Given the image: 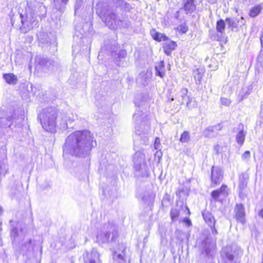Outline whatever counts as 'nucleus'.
Wrapping results in <instances>:
<instances>
[{"mask_svg":"<svg viewBox=\"0 0 263 263\" xmlns=\"http://www.w3.org/2000/svg\"><path fill=\"white\" fill-rule=\"evenodd\" d=\"M96 12L110 29L115 30L118 27H127L129 21L123 16H119L118 9L129 11L132 7L124 0H99L96 5Z\"/></svg>","mask_w":263,"mask_h":263,"instance_id":"nucleus-1","label":"nucleus"},{"mask_svg":"<svg viewBox=\"0 0 263 263\" xmlns=\"http://www.w3.org/2000/svg\"><path fill=\"white\" fill-rule=\"evenodd\" d=\"M97 145L93 134L89 130H78L71 133L63 146V156L71 155L84 158Z\"/></svg>","mask_w":263,"mask_h":263,"instance_id":"nucleus-2","label":"nucleus"},{"mask_svg":"<svg viewBox=\"0 0 263 263\" xmlns=\"http://www.w3.org/2000/svg\"><path fill=\"white\" fill-rule=\"evenodd\" d=\"M25 15L26 19L24 21L23 17V15L22 13L20 14L22 23V26L20 27V29L24 33L27 32L37 25V17L38 16L41 19L46 16V8L42 3L34 0L30 1L27 3Z\"/></svg>","mask_w":263,"mask_h":263,"instance_id":"nucleus-3","label":"nucleus"},{"mask_svg":"<svg viewBox=\"0 0 263 263\" xmlns=\"http://www.w3.org/2000/svg\"><path fill=\"white\" fill-rule=\"evenodd\" d=\"M146 115L137 111L133 115V119L136 122V136L134 139V147L140 145L148 144V135L151 130V124L149 121L144 120Z\"/></svg>","mask_w":263,"mask_h":263,"instance_id":"nucleus-4","label":"nucleus"},{"mask_svg":"<svg viewBox=\"0 0 263 263\" xmlns=\"http://www.w3.org/2000/svg\"><path fill=\"white\" fill-rule=\"evenodd\" d=\"M57 117V109L49 107L42 109L37 115V119L45 130L53 133L56 131Z\"/></svg>","mask_w":263,"mask_h":263,"instance_id":"nucleus-5","label":"nucleus"},{"mask_svg":"<svg viewBox=\"0 0 263 263\" xmlns=\"http://www.w3.org/2000/svg\"><path fill=\"white\" fill-rule=\"evenodd\" d=\"M32 229L31 224L17 222L16 224L11 225L10 237L13 245L19 246Z\"/></svg>","mask_w":263,"mask_h":263,"instance_id":"nucleus-6","label":"nucleus"},{"mask_svg":"<svg viewBox=\"0 0 263 263\" xmlns=\"http://www.w3.org/2000/svg\"><path fill=\"white\" fill-rule=\"evenodd\" d=\"M118 237L117 227L112 222L104 224L97 235L99 243H105L114 242Z\"/></svg>","mask_w":263,"mask_h":263,"instance_id":"nucleus-7","label":"nucleus"},{"mask_svg":"<svg viewBox=\"0 0 263 263\" xmlns=\"http://www.w3.org/2000/svg\"><path fill=\"white\" fill-rule=\"evenodd\" d=\"M133 161L135 175L137 177H147L149 172L145 160V155L141 151H137L134 155Z\"/></svg>","mask_w":263,"mask_h":263,"instance_id":"nucleus-8","label":"nucleus"},{"mask_svg":"<svg viewBox=\"0 0 263 263\" xmlns=\"http://www.w3.org/2000/svg\"><path fill=\"white\" fill-rule=\"evenodd\" d=\"M242 252L230 247L224 248L221 253V263H240Z\"/></svg>","mask_w":263,"mask_h":263,"instance_id":"nucleus-9","label":"nucleus"},{"mask_svg":"<svg viewBox=\"0 0 263 263\" xmlns=\"http://www.w3.org/2000/svg\"><path fill=\"white\" fill-rule=\"evenodd\" d=\"M106 49L109 51L112 58L116 60L117 64L119 66H124V62L122 60L126 57L127 53L125 50H119L118 48V44L115 41H112L110 44H105Z\"/></svg>","mask_w":263,"mask_h":263,"instance_id":"nucleus-10","label":"nucleus"},{"mask_svg":"<svg viewBox=\"0 0 263 263\" xmlns=\"http://www.w3.org/2000/svg\"><path fill=\"white\" fill-rule=\"evenodd\" d=\"M16 111L13 112L12 116L6 115V117L0 118V127L2 128L10 127L12 125L20 127L24 120V116L21 111L20 115H18L16 118Z\"/></svg>","mask_w":263,"mask_h":263,"instance_id":"nucleus-11","label":"nucleus"},{"mask_svg":"<svg viewBox=\"0 0 263 263\" xmlns=\"http://www.w3.org/2000/svg\"><path fill=\"white\" fill-rule=\"evenodd\" d=\"M249 179V174L246 172L239 175L238 192L239 197L241 200H244L248 196L247 188Z\"/></svg>","mask_w":263,"mask_h":263,"instance_id":"nucleus-12","label":"nucleus"},{"mask_svg":"<svg viewBox=\"0 0 263 263\" xmlns=\"http://www.w3.org/2000/svg\"><path fill=\"white\" fill-rule=\"evenodd\" d=\"M188 90L186 88H182L180 89L179 90H178L175 95V97H171V96H168V99L170 102H172L174 100H176L178 104H182L184 103V101L187 99L188 101L186 103V106H188L189 103L191 101V99L187 96Z\"/></svg>","mask_w":263,"mask_h":263,"instance_id":"nucleus-13","label":"nucleus"},{"mask_svg":"<svg viewBox=\"0 0 263 263\" xmlns=\"http://www.w3.org/2000/svg\"><path fill=\"white\" fill-rule=\"evenodd\" d=\"M126 248L123 244H120L118 246V250L115 251L112 254L115 261L118 263H128L127 257L126 255Z\"/></svg>","mask_w":263,"mask_h":263,"instance_id":"nucleus-14","label":"nucleus"},{"mask_svg":"<svg viewBox=\"0 0 263 263\" xmlns=\"http://www.w3.org/2000/svg\"><path fill=\"white\" fill-rule=\"evenodd\" d=\"M202 215L205 223L211 228L212 234L217 235L218 231L215 228L216 220L213 214L210 212L204 210L202 212Z\"/></svg>","mask_w":263,"mask_h":263,"instance_id":"nucleus-15","label":"nucleus"},{"mask_svg":"<svg viewBox=\"0 0 263 263\" xmlns=\"http://www.w3.org/2000/svg\"><path fill=\"white\" fill-rule=\"evenodd\" d=\"M223 179V173L219 166H213L211 168V180L212 185L215 186L220 183Z\"/></svg>","mask_w":263,"mask_h":263,"instance_id":"nucleus-16","label":"nucleus"},{"mask_svg":"<svg viewBox=\"0 0 263 263\" xmlns=\"http://www.w3.org/2000/svg\"><path fill=\"white\" fill-rule=\"evenodd\" d=\"M34 60L36 65L48 69H52L54 66H56L57 65V62L50 59L45 58L41 56H36Z\"/></svg>","mask_w":263,"mask_h":263,"instance_id":"nucleus-17","label":"nucleus"},{"mask_svg":"<svg viewBox=\"0 0 263 263\" xmlns=\"http://www.w3.org/2000/svg\"><path fill=\"white\" fill-rule=\"evenodd\" d=\"M77 115H74L72 112H67L63 115L61 119L60 124L63 129L71 128L72 123L77 118Z\"/></svg>","mask_w":263,"mask_h":263,"instance_id":"nucleus-18","label":"nucleus"},{"mask_svg":"<svg viewBox=\"0 0 263 263\" xmlns=\"http://www.w3.org/2000/svg\"><path fill=\"white\" fill-rule=\"evenodd\" d=\"M84 263H102L100 254L98 251L95 249L90 252H86L85 256L84 257Z\"/></svg>","mask_w":263,"mask_h":263,"instance_id":"nucleus-19","label":"nucleus"},{"mask_svg":"<svg viewBox=\"0 0 263 263\" xmlns=\"http://www.w3.org/2000/svg\"><path fill=\"white\" fill-rule=\"evenodd\" d=\"M235 217L237 221L242 224L246 223L245 210L244 205L242 203H237L234 209Z\"/></svg>","mask_w":263,"mask_h":263,"instance_id":"nucleus-20","label":"nucleus"},{"mask_svg":"<svg viewBox=\"0 0 263 263\" xmlns=\"http://www.w3.org/2000/svg\"><path fill=\"white\" fill-rule=\"evenodd\" d=\"M238 132L237 134L236 140L237 143L240 145H242L244 143L246 136L247 135V131L245 130L244 125L240 123L238 125Z\"/></svg>","mask_w":263,"mask_h":263,"instance_id":"nucleus-21","label":"nucleus"},{"mask_svg":"<svg viewBox=\"0 0 263 263\" xmlns=\"http://www.w3.org/2000/svg\"><path fill=\"white\" fill-rule=\"evenodd\" d=\"M196 9V5L195 4V0H186L183 3V7L180 8L183 9L186 14H191Z\"/></svg>","mask_w":263,"mask_h":263,"instance_id":"nucleus-22","label":"nucleus"},{"mask_svg":"<svg viewBox=\"0 0 263 263\" xmlns=\"http://www.w3.org/2000/svg\"><path fill=\"white\" fill-rule=\"evenodd\" d=\"M214 243L211 242L209 237L205 236L201 241L200 248L203 252H204L206 254H209L211 251V248L214 247Z\"/></svg>","mask_w":263,"mask_h":263,"instance_id":"nucleus-23","label":"nucleus"},{"mask_svg":"<svg viewBox=\"0 0 263 263\" xmlns=\"http://www.w3.org/2000/svg\"><path fill=\"white\" fill-rule=\"evenodd\" d=\"M177 47V44L176 42L166 40L163 44V50L166 54L169 55L171 54L173 50H174Z\"/></svg>","mask_w":263,"mask_h":263,"instance_id":"nucleus-24","label":"nucleus"},{"mask_svg":"<svg viewBox=\"0 0 263 263\" xmlns=\"http://www.w3.org/2000/svg\"><path fill=\"white\" fill-rule=\"evenodd\" d=\"M204 72L205 70L202 68H198L193 70V74L196 84H200L201 83Z\"/></svg>","mask_w":263,"mask_h":263,"instance_id":"nucleus-25","label":"nucleus"},{"mask_svg":"<svg viewBox=\"0 0 263 263\" xmlns=\"http://www.w3.org/2000/svg\"><path fill=\"white\" fill-rule=\"evenodd\" d=\"M221 129V126L220 124H217L215 126H210L208 127L203 132V135L205 137L212 138L215 136V134H211L209 133V132H216L217 134V131L220 130Z\"/></svg>","mask_w":263,"mask_h":263,"instance_id":"nucleus-26","label":"nucleus"},{"mask_svg":"<svg viewBox=\"0 0 263 263\" xmlns=\"http://www.w3.org/2000/svg\"><path fill=\"white\" fill-rule=\"evenodd\" d=\"M150 34L154 40L158 42L166 41L168 39V37L165 35L158 32L155 29L151 30Z\"/></svg>","mask_w":263,"mask_h":263,"instance_id":"nucleus-27","label":"nucleus"},{"mask_svg":"<svg viewBox=\"0 0 263 263\" xmlns=\"http://www.w3.org/2000/svg\"><path fill=\"white\" fill-rule=\"evenodd\" d=\"M37 35L40 44L48 45L50 44V39L47 33L40 32Z\"/></svg>","mask_w":263,"mask_h":263,"instance_id":"nucleus-28","label":"nucleus"},{"mask_svg":"<svg viewBox=\"0 0 263 263\" xmlns=\"http://www.w3.org/2000/svg\"><path fill=\"white\" fill-rule=\"evenodd\" d=\"M3 78L6 82L11 85H15L17 83V77L12 73H6L3 74Z\"/></svg>","mask_w":263,"mask_h":263,"instance_id":"nucleus-29","label":"nucleus"},{"mask_svg":"<svg viewBox=\"0 0 263 263\" xmlns=\"http://www.w3.org/2000/svg\"><path fill=\"white\" fill-rule=\"evenodd\" d=\"M155 74L156 76H159L160 78H163L165 75V68L164 62L163 61L158 63L155 67Z\"/></svg>","mask_w":263,"mask_h":263,"instance_id":"nucleus-30","label":"nucleus"},{"mask_svg":"<svg viewBox=\"0 0 263 263\" xmlns=\"http://www.w3.org/2000/svg\"><path fill=\"white\" fill-rule=\"evenodd\" d=\"M54 6L56 9L60 12L64 10L65 6L67 4L68 0H53Z\"/></svg>","mask_w":263,"mask_h":263,"instance_id":"nucleus-31","label":"nucleus"},{"mask_svg":"<svg viewBox=\"0 0 263 263\" xmlns=\"http://www.w3.org/2000/svg\"><path fill=\"white\" fill-rule=\"evenodd\" d=\"M239 18H227L226 22L228 24L229 27L231 28L232 30L234 29H236L239 25Z\"/></svg>","mask_w":263,"mask_h":263,"instance_id":"nucleus-32","label":"nucleus"},{"mask_svg":"<svg viewBox=\"0 0 263 263\" xmlns=\"http://www.w3.org/2000/svg\"><path fill=\"white\" fill-rule=\"evenodd\" d=\"M262 7L260 5H257L253 7L250 11L249 15L251 17H255L260 12Z\"/></svg>","mask_w":263,"mask_h":263,"instance_id":"nucleus-33","label":"nucleus"},{"mask_svg":"<svg viewBox=\"0 0 263 263\" xmlns=\"http://www.w3.org/2000/svg\"><path fill=\"white\" fill-rule=\"evenodd\" d=\"M225 22L223 20L221 19L217 22L216 29L218 32L221 33H223L225 29Z\"/></svg>","mask_w":263,"mask_h":263,"instance_id":"nucleus-34","label":"nucleus"},{"mask_svg":"<svg viewBox=\"0 0 263 263\" xmlns=\"http://www.w3.org/2000/svg\"><path fill=\"white\" fill-rule=\"evenodd\" d=\"M180 141L182 143H186L190 140V135L187 131H184L181 135Z\"/></svg>","mask_w":263,"mask_h":263,"instance_id":"nucleus-35","label":"nucleus"},{"mask_svg":"<svg viewBox=\"0 0 263 263\" xmlns=\"http://www.w3.org/2000/svg\"><path fill=\"white\" fill-rule=\"evenodd\" d=\"M21 246V249L25 251H29L30 249L32 248V239H29L26 242L20 245Z\"/></svg>","mask_w":263,"mask_h":263,"instance_id":"nucleus-36","label":"nucleus"},{"mask_svg":"<svg viewBox=\"0 0 263 263\" xmlns=\"http://www.w3.org/2000/svg\"><path fill=\"white\" fill-rule=\"evenodd\" d=\"M180 214L179 210L177 209H172L170 212L171 217L173 221L177 220Z\"/></svg>","mask_w":263,"mask_h":263,"instance_id":"nucleus-37","label":"nucleus"},{"mask_svg":"<svg viewBox=\"0 0 263 263\" xmlns=\"http://www.w3.org/2000/svg\"><path fill=\"white\" fill-rule=\"evenodd\" d=\"M8 170L7 163L5 160L0 161V175L6 174Z\"/></svg>","mask_w":263,"mask_h":263,"instance_id":"nucleus-38","label":"nucleus"},{"mask_svg":"<svg viewBox=\"0 0 263 263\" xmlns=\"http://www.w3.org/2000/svg\"><path fill=\"white\" fill-rule=\"evenodd\" d=\"M177 29L179 30L180 32L182 33H185L187 32L189 28L185 22L179 25Z\"/></svg>","mask_w":263,"mask_h":263,"instance_id":"nucleus-39","label":"nucleus"},{"mask_svg":"<svg viewBox=\"0 0 263 263\" xmlns=\"http://www.w3.org/2000/svg\"><path fill=\"white\" fill-rule=\"evenodd\" d=\"M227 190V186L226 185H222L220 189L217 190L219 191V193L223 196H226L228 195Z\"/></svg>","mask_w":263,"mask_h":263,"instance_id":"nucleus-40","label":"nucleus"},{"mask_svg":"<svg viewBox=\"0 0 263 263\" xmlns=\"http://www.w3.org/2000/svg\"><path fill=\"white\" fill-rule=\"evenodd\" d=\"M251 158V153L249 151H246L243 154L241 155V159L246 161L248 162Z\"/></svg>","mask_w":263,"mask_h":263,"instance_id":"nucleus-41","label":"nucleus"},{"mask_svg":"<svg viewBox=\"0 0 263 263\" xmlns=\"http://www.w3.org/2000/svg\"><path fill=\"white\" fill-rule=\"evenodd\" d=\"M220 195H221V194L217 190L213 191L211 193V196L215 201L218 200V198Z\"/></svg>","mask_w":263,"mask_h":263,"instance_id":"nucleus-42","label":"nucleus"},{"mask_svg":"<svg viewBox=\"0 0 263 263\" xmlns=\"http://www.w3.org/2000/svg\"><path fill=\"white\" fill-rule=\"evenodd\" d=\"M83 3V0H76V3L74 6L75 11L79 9L82 6Z\"/></svg>","mask_w":263,"mask_h":263,"instance_id":"nucleus-43","label":"nucleus"},{"mask_svg":"<svg viewBox=\"0 0 263 263\" xmlns=\"http://www.w3.org/2000/svg\"><path fill=\"white\" fill-rule=\"evenodd\" d=\"M153 197L149 195H144L142 197L143 201L146 203H149V202L153 200Z\"/></svg>","mask_w":263,"mask_h":263,"instance_id":"nucleus-44","label":"nucleus"},{"mask_svg":"<svg viewBox=\"0 0 263 263\" xmlns=\"http://www.w3.org/2000/svg\"><path fill=\"white\" fill-rule=\"evenodd\" d=\"M220 100L221 104L225 106L230 105L231 102L230 99L226 98H221Z\"/></svg>","mask_w":263,"mask_h":263,"instance_id":"nucleus-45","label":"nucleus"},{"mask_svg":"<svg viewBox=\"0 0 263 263\" xmlns=\"http://www.w3.org/2000/svg\"><path fill=\"white\" fill-rule=\"evenodd\" d=\"M160 147V140L159 138L156 137L155 138L154 142V148L156 149H159Z\"/></svg>","mask_w":263,"mask_h":263,"instance_id":"nucleus-46","label":"nucleus"},{"mask_svg":"<svg viewBox=\"0 0 263 263\" xmlns=\"http://www.w3.org/2000/svg\"><path fill=\"white\" fill-rule=\"evenodd\" d=\"M183 221L185 223H186L188 226H190L192 225L191 221L188 218H184Z\"/></svg>","mask_w":263,"mask_h":263,"instance_id":"nucleus-47","label":"nucleus"},{"mask_svg":"<svg viewBox=\"0 0 263 263\" xmlns=\"http://www.w3.org/2000/svg\"><path fill=\"white\" fill-rule=\"evenodd\" d=\"M180 16L179 15V11H177L175 13V18L177 20L179 19V17Z\"/></svg>","mask_w":263,"mask_h":263,"instance_id":"nucleus-48","label":"nucleus"},{"mask_svg":"<svg viewBox=\"0 0 263 263\" xmlns=\"http://www.w3.org/2000/svg\"><path fill=\"white\" fill-rule=\"evenodd\" d=\"M258 215L259 217L263 218V209L261 210L258 213Z\"/></svg>","mask_w":263,"mask_h":263,"instance_id":"nucleus-49","label":"nucleus"},{"mask_svg":"<svg viewBox=\"0 0 263 263\" xmlns=\"http://www.w3.org/2000/svg\"><path fill=\"white\" fill-rule=\"evenodd\" d=\"M261 44H262L263 43V34H261L260 38Z\"/></svg>","mask_w":263,"mask_h":263,"instance_id":"nucleus-50","label":"nucleus"},{"mask_svg":"<svg viewBox=\"0 0 263 263\" xmlns=\"http://www.w3.org/2000/svg\"><path fill=\"white\" fill-rule=\"evenodd\" d=\"M16 190H16V189L15 188V190H14L13 191H12V192H11V194H14V195L16 194Z\"/></svg>","mask_w":263,"mask_h":263,"instance_id":"nucleus-51","label":"nucleus"},{"mask_svg":"<svg viewBox=\"0 0 263 263\" xmlns=\"http://www.w3.org/2000/svg\"><path fill=\"white\" fill-rule=\"evenodd\" d=\"M6 140H7V139L6 137H4V138H3V142H4V143L6 142Z\"/></svg>","mask_w":263,"mask_h":263,"instance_id":"nucleus-52","label":"nucleus"},{"mask_svg":"<svg viewBox=\"0 0 263 263\" xmlns=\"http://www.w3.org/2000/svg\"><path fill=\"white\" fill-rule=\"evenodd\" d=\"M209 133H210L211 134H215V136L216 135V132H209Z\"/></svg>","mask_w":263,"mask_h":263,"instance_id":"nucleus-53","label":"nucleus"},{"mask_svg":"<svg viewBox=\"0 0 263 263\" xmlns=\"http://www.w3.org/2000/svg\"><path fill=\"white\" fill-rule=\"evenodd\" d=\"M135 104H136V105H138V106H140L141 105L140 104H138L137 102H135Z\"/></svg>","mask_w":263,"mask_h":263,"instance_id":"nucleus-54","label":"nucleus"},{"mask_svg":"<svg viewBox=\"0 0 263 263\" xmlns=\"http://www.w3.org/2000/svg\"><path fill=\"white\" fill-rule=\"evenodd\" d=\"M250 93V92H247L246 93V94H247V95H249Z\"/></svg>","mask_w":263,"mask_h":263,"instance_id":"nucleus-55","label":"nucleus"},{"mask_svg":"<svg viewBox=\"0 0 263 263\" xmlns=\"http://www.w3.org/2000/svg\"><path fill=\"white\" fill-rule=\"evenodd\" d=\"M186 209H187V211H188L189 213L190 214V211H189V209L187 208H186Z\"/></svg>","mask_w":263,"mask_h":263,"instance_id":"nucleus-56","label":"nucleus"},{"mask_svg":"<svg viewBox=\"0 0 263 263\" xmlns=\"http://www.w3.org/2000/svg\"><path fill=\"white\" fill-rule=\"evenodd\" d=\"M240 19H241V20H243V17H241Z\"/></svg>","mask_w":263,"mask_h":263,"instance_id":"nucleus-57","label":"nucleus"},{"mask_svg":"<svg viewBox=\"0 0 263 263\" xmlns=\"http://www.w3.org/2000/svg\"><path fill=\"white\" fill-rule=\"evenodd\" d=\"M83 36V35H81V36H80V38L81 39Z\"/></svg>","mask_w":263,"mask_h":263,"instance_id":"nucleus-58","label":"nucleus"}]
</instances>
